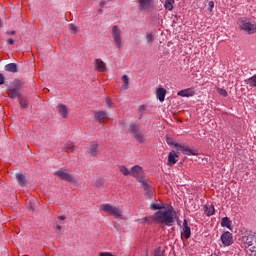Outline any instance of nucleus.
Wrapping results in <instances>:
<instances>
[{
    "label": "nucleus",
    "instance_id": "1",
    "mask_svg": "<svg viewBox=\"0 0 256 256\" xmlns=\"http://www.w3.org/2000/svg\"><path fill=\"white\" fill-rule=\"evenodd\" d=\"M23 89V81L15 79L12 85L7 88V95L10 99H18L21 109H27L29 107V99L20 93Z\"/></svg>",
    "mask_w": 256,
    "mask_h": 256
},
{
    "label": "nucleus",
    "instance_id": "2",
    "mask_svg": "<svg viewBox=\"0 0 256 256\" xmlns=\"http://www.w3.org/2000/svg\"><path fill=\"white\" fill-rule=\"evenodd\" d=\"M173 206H170L165 211L159 210L158 212H155L153 215V221L155 223H160V225H167V227H172V225L175 223V217H173Z\"/></svg>",
    "mask_w": 256,
    "mask_h": 256
},
{
    "label": "nucleus",
    "instance_id": "3",
    "mask_svg": "<svg viewBox=\"0 0 256 256\" xmlns=\"http://www.w3.org/2000/svg\"><path fill=\"white\" fill-rule=\"evenodd\" d=\"M242 241L244 243V247L247 250V253L250 252V255H256V233L250 231L242 238Z\"/></svg>",
    "mask_w": 256,
    "mask_h": 256
},
{
    "label": "nucleus",
    "instance_id": "4",
    "mask_svg": "<svg viewBox=\"0 0 256 256\" xmlns=\"http://www.w3.org/2000/svg\"><path fill=\"white\" fill-rule=\"evenodd\" d=\"M166 141L168 143V145H174V147L177 148L178 151H181L183 153V155H199V152L197 150H193L191 148H189L188 146H182L179 143H175L173 142L172 138L167 137Z\"/></svg>",
    "mask_w": 256,
    "mask_h": 256
},
{
    "label": "nucleus",
    "instance_id": "5",
    "mask_svg": "<svg viewBox=\"0 0 256 256\" xmlns=\"http://www.w3.org/2000/svg\"><path fill=\"white\" fill-rule=\"evenodd\" d=\"M55 177H59L62 181H67L68 183H75V178L69 173V170L60 168L58 171L54 172Z\"/></svg>",
    "mask_w": 256,
    "mask_h": 256
},
{
    "label": "nucleus",
    "instance_id": "6",
    "mask_svg": "<svg viewBox=\"0 0 256 256\" xmlns=\"http://www.w3.org/2000/svg\"><path fill=\"white\" fill-rule=\"evenodd\" d=\"M100 209L104 211V213H108V215H114L115 217H122L123 212L116 206H112L111 204H102Z\"/></svg>",
    "mask_w": 256,
    "mask_h": 256
},
{
    "label": "nucleus",
    "instance_id": "7",
    "mask_svg": "<svg viewBox=\"0 0 256 256\" xmlns=\"http://www.w3.org/2000/svg\"><path fill=\"white\" fill-rule=\"evenodd\" d=\"M130 175L132 177H136V179H138L139 183H141V181H145V177H143V168L139 165H136L131 168Z\"/></svg>",
    "mask_w": 256,
    "mask_h": 256
},
{
    "label": "nucleus",
    "instance_id": "8",
    "mask_svg": "<svg viewBox=\"0 0 256 256\" xmlns=\"http://www.w3.org/2000/svg\"><path fill=\"white\" fill-rule=\"evenodd\" d=\"M112 37L118 49H121L123 45L121 44V30L118 26L112 27Z\"/></svg>",
    "mask_w": 256,
    "mask_h": 256
},
{
    "label": "nucleus",
    "instance_id": "9",
    "mask_svg": "<svg viewBox=\"0 0 256 256\" xmlns=\"http://www.w3.org/2000/svg\"><path fill=\"white\" fill-rule=\"evenodd\" d=\"M240 28L243 31H246L247 33H255L256 31V24L255 23H251L250 21L247 20H242L241 24H240Z\"/></svg>",
    "mask_w": 256,
    "mask_h": 256
},
{
    "label": "nucleus",
    "instance_id": "10",
    "mask_svg": "<svg viewBox=\"0 0 256 256\" xmlns=\"http://www.w3.org/2000/svg\"><path fill=\"white\" fill-rule=\"evenodd\" d=\"M94 67L98 73H105L107 71V65L103 60L96 58L94 60Z\"/></svg>",
    "mask_w": 256,
    "mask_h": 256
},
{
    "label": "nucleus",
    "instance_id": "11",
    "mask_svg": "<svg viewBox=\"0 0 256 256\" xmlns=\"http://www.w3.org/2000/svg\"><path fill=\"white\" fill-rule=\"evenodd\" d=\"M140 183L144 187L145 197L147 199H153V189L151 188L149 183H147V180H140Z\"/></svg>",
    "mask_w": 256,
    "mask_h": 256
},
{
    "label": "nucleus",
    "instance_id": "12",
    "mask_svg": "<svg viewBox=\"0 0 256 256\" xmlns=\"http://www.w3.org/2000/svg\"><path fill=\"white\" fill-rule=\"evenodd\" d=\"M109 117V114H107V111H98L94 113V119L98 123H105Z\"/></svg>",
    "mask_w": 256,
    "mask_h": 256
},
{
    "label": "nucleus",
    "instance_id": "13",
    "mask_svg": "<svg viewBox=\"0 0 256 256\" xmlns=\"http://www.w3.org/2000/svg\"><path fill=\"white\" fill-rule=\"evenodd\" d=\"M221 241L225 247H229V245H233V234L230 232H225L221 236Z\"/></svg>",
    "mask_w": 256,
    "mask_h": 256
},
{
    "label": "nucleus",
    "instance_id": "14",
    "mask_svg": "<svg viewBox=\"0 0 256 256\" xmlns=\"http://www.w3.org/2000/svg\"><path fill=\"white\" fill-rule=\"evenodd\" d=\"M87 153L91 155V157H97V155H99V143L95 141L91 142Z\"/></svg>",
    "mask_w": 256,
    "mask_h": 256
},
{
    "label": "nucleus",
    "instance_id": "15",
    "mask_svg": "<svg viewBox=\"0 0 256 256\" xmlns=\"http://www.w3.org/2000/svg\"><path fill=\"white\" fill-rule=\"evenodd\" d=\"M139 10L147 11V9H151V5H153V0H139Z\"/></svg>",
    "mask_w": 256,
    "mask_h": 256
},
{
    "label": "nucleus",
    "instance_id": "16",
    "mask_svg": "<svg viewBox=\"0 0 256 256\" xmlns=\"http://www.w3.org/2000/svg\"><path fill=\"white\" fill-rule=\"evenodd\" d=\"M179 157V154L176 153L175 151H171L168 155V163L167 165L169 167H173L177 163V158Z\"/></svg>",
    "mask_w": 256,
    "mask_h": 256
},
{
    "label": "nucleus",
    "instance_id": "17",
    "mask_svg": "<svg viewBox=\"0 0 256 256\" xmlns=\"http://www.w3.org/2000/svg\"><path fill=\"white\" fill-rule=\"evenodd\" d=\"M177 95L179 97H193V95H195V90L193 88H187L179 91Z\"/></svg>",
    "mask_w": 256,
    "mask_h": 256
},
{
    "label": "nucleus",
    "instance_id": "18",
    "mask_svg": "<svg viewBox=\"0 0 256 256\" xmlns=\"http://www.w3.org/2000/svg\"><path fill=\"white\" fill-rule=\"evenodd\" d=\"M58 113L63 117V119H67V115H69V110L67 109V106L64 104H58L57 106Z\"/></svg>",
    "mask_w": 256,
    "mask_h": 256
},
{
    "label": "nucleus",
    "instance_id": "19",
    "mask_svg": "<svg viewBox=\"0 0 256 256\" xmlns=\"http://www.w3.org/2000/svg\"><path fill=\"white\" fill-rule=\"evenodd\" d=\"M16 180H17L18 185H20V187H26L27 177H25V175L23 173H17Z\"/></svg>",
    "mask_w": 256,
    "mask_h": 256
},
{
    "label": "nucleus",
    "instance_id": "20",
    "mask_svg": "<svg viewBox=\"0 0 256 256\" xmlns=\"http://www.w3.org/2000/svg\"><path fill=\"white\" fill-rule=\"evenodd\" d=\"M165 95H167V90L165 88H157L156 97L161 103L165 101Z\"/></svg>",
    "mask_w": 256,
    "mask_h": 256
},
{
    "label": "nucleus",
    "instance_id": "21",
    "mask_svg": "<svg viewBox=\"0 0 256 256\" xmlns=\"http://www.w3.org/2000/svg\"><path fill=\"white\" fill-rule=\"evenodd\" d=\"M4 69L9 73H17V71H19L16 63H9L5 66Z\"/></svg>",
    "mask_w": 256,
    "mask_h": 256
},
{
    "label": "nucleus",
    "instance_id": "22",
    "mask_svg": "<svg viewBox=\"0 0 256 256\" xmlns=\"http://www.w3.org/2000/svg\"><path fill=\"white\" fill-rule=\"evenodd\" d=\"M204 212H205V215H207V217H211V215H215V207L213 205H210V206L205 205Z\"/></svg>",
    "mask_w": 256,
    "mask_h": 256
},
{
    "label": "nucleus",
    "instance_id": "23",
    "mask_svg": "<svg viewBox=\"0 0 256 256\" xmlns=\"http://www.w3.org/2000/svg\"><path fill=\"white\" fill-rule=\"evenodd\" d=\"M129 131H130V133L133 135V137H134V135H137V133H140L141 131L139 130V126H137V124H135V123H131L130 125H129Z\"/></svg>",
    "mask_w": 256,
    "mask_h": 256
},
{
    "label": "nucleus",
    "instance_id": "24",
    "mask_svg": "<svg viewBox=\"0 0 256 256\" xmlns=\"http://www.w3.org/2000/svg\"><path fill=\"white\" fill-rule=\"evenodd\" d=\"M249 87H256V74L244 81Z\"/></svg>",
    "mask_w": 256,
    "mask_h": 256
},
{
    "label": "nucleus",
    "instance_id": "25",
    "mask_svg": "<svg viewBox=\"0 0 256 256\" xmlns=\"http://www.w3.org/2000/svg\"><path fill=\"white\" fill-rule=\"evenodd\" d=\"M175 0H166L164 7L167 11H173Z\"/></svg>",
    "mask_w": 256,
    "mask_h": 256
},
{
    "label": "nucleus",
    "instance_id": "26",
    "mask_svg": "<svg viewBox=\"0 0 256 256\" xmlns=\"http://www.w3.org/2000/svg\"><path fill=\"white\" fill-rule=\"evenodd\" d=\"M164 208H165V205H164V204L152 203V204L150 205V209H151L152 211H158V210L161 211V209H164Z\"/></svg>",
    "mask_w": 256,
    "mask_h": 256
},
{
    "label": "nucleus",
    "instance_id": "27",
    "mask_svg": "<svg viewBox=\"0 0 256 256\" xmlns=\"http://www.w3.org/2000/svg\"><path fill=\"white\" fill-rule=\"evenodd\" d=\"M134 138L140 144L145 143V137L143 136V134L141 132H138L137 134H134Z\"/></svg>",
    "mask_w": 256,
    "mask_h": 256
},
{
    "label": "nucleus",
    "instance_id": "28",
    "mask_svg": "<svg viewBox=\"0 0 256 256\" xmlns=\"http://www.w3.org/2000/svg\"><path fill=\"white\" fill-rule=\"evenodd\" d=\"M221 226H222V227H228V228L231 227V221L229 220L228 217L222 218V220H221Z\"/></svg>",
    "mask_w": 256,
    "mask_h": 256
},
{
    "label": "nucleus",
    "instance_id": "29",
    "mask_svg": "<svg viewBox=\"0 0 256 256\" xmlns=\"http://www.w3.org/2000/svg\"><path fill=\"white\" fill-rule=\"evenodd\" d=\"M183 233H184L185 239H189L191 237V228L189 226L184 227Z\"/></svg>",
    "mask_w": 256,
    "mask_h": 256
},
{
    "label": "nucleus",
    "instance_id": "30",
    "mask_svg": "<svg viewBox=\"0 0 256 256\" xmlns=\"http://www.w3.org/2000/svg\"><path fill=\"white\" fill-rule=\"evenodd\" d=\"M153 256H165V250L158 247L154 250Z\"/></svg>",
    "mask_w": 256,
    "mask_h": 256
},
{
    "label": "nucleus",
    "instance_id": "31",
    "mask_svg": "<svg viewBox=\"0 0 256 256\" xmlns=\"http://www.w3.org/2000/svg\"><path fill=\"white\" fill-rule=\"evenodd\" d=\"M119 169H120V172L123 173V175H125V176L131 175V170H129L128 167L120 166Z\"/></svg>",
    "mask_w": 256,
    "mask_h": 256
},
{
    "label": "nucleus",
    "instance_id": "32",
    "mask_svg": "<svg viewBox=\"0 0 256 256\" xmlns=\"http://www.w3.org/2000/svg\"><path fill=\"white\" fill-rule=\"evenodd\" d=\"M122 81L124 83V89H128L129 88V76L127 75H123L122 76Z\"/></svg>",
    "mask_w": 256,
    "mask_h": 256
},
{
    "label": "nucleus",
    "instance_id": "33",
    "mask_svg": "<svg viewBox=\"0 0 256 256\" xmlns=\"http://www.w3.org/2000/svg\"><path fill=\"white\" fill-rule=\"evenodd\" d=\"M154 39H155V36L153 35V33H149V32L146 33L147 43H153Z\"/></svg>",
    "mask_w": 256,
    "mask_h": 256
},
{
    "label": "nucleus",
    "instance_id": "34",
    "mask_svg": "<svg viewBox=\"0 0 256 256\" xmlns=\"http://www.w3.org/2000/svg\"><path fill=\"white\" fill-rule=\"evenodd\" d=\"M65 148L68 149V151H75V145H73V142H67L65 144Z\"/></svg>",
    "mask_w": 256,
    "mask_h": 256
},
{
    "label": "nucleus",
    "instance_id": "35",
    "mask_svg": "<svg viewBox=\"0 0 256 256\" xmlns=\"http://www.w3.org/2000/svg\"><path fill=\"white\" fill-rule=\"evenodd\" d=\"M217 91H218L219 95H221L222 97H227V95H228L227 90H225L223 88H217Z\"/></svg>",
    "mask_w": 256,
    "mask_h": 256
},
{
    "label": "nucleus",
    "instance_id": "36",
    "mask_svg": "<svg viewBox=\"0 0 256 256\" xmlns=\"http://www.w3.org/2000/svg\"><path fill=\"white\" fill-rule=\"evenodd\" d=\"M106 105L107 107H113V102L111 101V98L106 97Z\"/></svg>",
    "mask_w": 256,
    "mask_h": 256
},
{
    "label": "nucleus",
    "instance_id": "37",
    "mask_svg": "<svg viewBox=\"0 0 256 256\" xmlns=\"http://www.w3.org/2000/svg\"><path fill=\"white\" fill-rule=\"evenodd\" d=\"M146 109H147V106L140 105L139 108H138V111H139V113H143L144 111H146Z\"/></svg>",
    "mask_w": 256,
    "mask_h": 256
},
{
    "label": "nucleus",
    "instance_id": "38",
    "mask_svg": "<svg viewBox=\"0 0 256 256\" xmlns=\"http://www.w3.org/2000/svg\"><path fill=\"white\" fill-rule=\"evenodd\" d=\"M208 7H209V11H213V7H215V2L209 1Z\"/></svg>",
    "mask_w": 256,
    "mask_h": 256
},
{
    "label": "nucleus",
    "instance_id": "39",
    "mask_svg": "<svg viewBox=\"0 0 256 256\" xmlns=\"http://www.w3.org/2000/svg\"><path fill=\"white\" fill-rule=\"evenodd\" d=\"M69 29L70 31H74L75 33H77V26H75V24H70Z\"/></svg>",
    "mask_w": 256,
    "mask_h": 256
},
{
    "label": "nucleus",
    "instance_id": "40",
    "mask_svg": "<svg viewBox=\"0 0 256 256\" xmlns=\"http://www.w3.org/2000/svg\"><path fill=\"white\" fill-rule=\"evenodd\" d=\"M0 85H5V76L0 73Z\"/></svg>",
    "mask_w": 256,
    "mask_h": 256
},
{
    "label": "nucleus",
    "instance_id": "41",
    "mask_svg": "<svg viewBox=\"0 0 256 256\" xmlns=\"http://www.w3.org/2000/svg\"><path fill=\"white\" fill-rule=\"evenodd\" d=\"M7 43H8V45H15V40H13V39H8V40H7Z\"/></svg>",
    "mask_w": 256,
    "mask_h": 256
},
{
    "label": "nucleus",
    "instance_id": "42",
    "mask_svg": "<svg viewBox=\"0 0 256 256\" xmlns=\"http://www.w3.org/2000/svg\"><path fill=\"white\" fill-rule=\"evenodd\" d=\"M15 30H12V31H7L6 32V35H15Z\"/></svg>",
    "mask_w": 256,
    "mask_h": 256
},
{
    "label": "nucleus",
    "instance_id": "43",
    "mask_svg": "<svg viewBox=\"0 0 256 256\" xmlns=\"http://www.w3.org/2000/svg\"><path fill=\"white\" fill-rule=\"evenodd\" d=\"M185 227H189V223L187 222V220H184V222H183V228H185Z\"/></svg>",
    "mask_w": 256,
    "mask_h": 256
},
{
    "label": "nucleus",
    "instance_id": "44",
    "mask_svg": "<svg viewBox=\"0 0 256 256\" xmlns=\"http://www.w3.org/2000/svg\"><path fill=\"white\" fill-rule=\"evenodd\" d=\"M106 3H107V2H106L105 0L101 1V2H100V7H105Z\"/></svg>",
    "mask_w": 256,
    "mask_h": 256
},
{
    "label": "nucleus",
    "instance_id": "45",
    "mask_svg": "<svg viewBox=\"0 0 256 256\" xmlns=\"http://www.w3.org/2000/svg\"><path fill=\"white\" fill-rule=\"evenodd\" d=\"M58 219H59L60 221H65L66 217H65V216H59Z\"/></svg>",
    "mask_w": 256,
    "mask_h": 256
},
{
    "label": "nucleus",
    "instance_id": "46",
    "mask_svg": "<svg viewBox=\"0 0 256 256\" xmlns=\"http://www.w3.org/2000/svg\"><path fill=\"white\" fill-rule=\"evenodd\" d=\"M56 229H57L58 231H61V225H57V226H56Z\"/></svg>",
    "mask_w": 256,
    "mask_h": 256
},
{
    "label": "nucleus",
    "instance_id": "47",
    "mask_svg": "<svg viewBox=\"0 0 256 256\" xmlns=\"http://www.w3.org/2000/svg\"><path fill=\"white\" fill-rule=\"evenodd\" d=\"M139 119H143V113L140 112Z\"/></svg>",
    "mask_w": 256,
    "mask_h": 256
},
{
    "label": "nucleus",
    "instance_id": "48",
    "mask_svg": "<svg viewBox=\"0 0 256 256\" xmlns=\"http://www.w3.org/2000/svg\"><path fill=\"white\" fill-rule=\"evenodd\" d=\"M0 27H3V22L1 21V19H0Z\"/></svg>",
    "mask_w": 256,
    "mask_h": 256
},
{
    "label": "nucleus",
    "instance_id": "49",
    "mask_svg": "<svg viewBox=\"0 0 256 256\" xmlns=\"http://www.w3.org/2000/svg\"><path fill=\"white\" fill-rule=\"evenodd\" d=\"M211 256H218L217 254H212Z\"/></svg>",
    "mask_w": 256,
    "mask_h": 256
},
{
    "label": "nucleus",
    "instance_id": "50",
    "mask_svg": "<svg viewBox=\"0 0 256 256\" xmlns=\"http://www.w3.org/2000/svg\"><path fill=\"white\" fill-rule=\"evenodd\" d=\"M108 1H113V0H108Z\"/></svg>",
    "mask_w": 256,
    "mask_h": 256
}]
</instances>
